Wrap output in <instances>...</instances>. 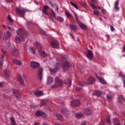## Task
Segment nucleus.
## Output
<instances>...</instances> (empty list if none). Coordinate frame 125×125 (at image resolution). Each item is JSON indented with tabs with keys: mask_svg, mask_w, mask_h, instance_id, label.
Returning <instances> with one entry per match:
<instances>
[{
	"mask_svg": "<svg viewBox=\"0 0 125 125\" xmlns=\"http://www.w3.org/2000/svg\"><path fill=\"white\" fill-rule=\"evenodd\" d=\"M27 11H29L23 7H17L16 8V13L21 17H23L25 15V12H27Z\"/></svg>",
	"mask_w": 125,
	"mask_h": 125,
	"instance_id": "nucleus-1",
	"label": "nucleus"
},
{
	"mask_svg": "<svg viewBox=\"0 0 125 125\" xmlns=\"http://www.w3.org/2000/svg\"><path fill=\"white\" fill-rule=\"evenodd\" d=\"M81 104V101L79 100H75L71 102V106L72 107H78Z\"/></svg>",
	"mask_w": 125,
	"mask_h": 125,
	"instance_id": "nucleus-2",
	"label": "nucleus"
},
{
	"mask_svg": "<svg viewBox=\"0 0 125 125\" xmlns=\"http://www.w3.org/2000/svg\"><path fill=\"white\" fill-rule=\"evenodd\" d=\"M58 69H61V65L59 63L56 64V68L54 69L49 68L50 71L52 74L53 73H56Z\"/></svg>",
	"mask_w": 125,
	"mask_h": 125,
	"instance_id": "nucleus-3",
	"label": "nucleus"
},
{
	"mask_svg": "<svg viewBox=\"0 0 125 125\" xmlns=\"http://www.w3.org/2000/svg\"><path fill=\"white\" fill-rule=\"evenodd\" d=\"M36 115L38 117L42 116V117H43V118H46V117H47V115H46V114L44 112H42V111L41 110H38L36 112Z\"/></svg>",
	"mask_w": 125,
	"mask_h": 125,
	"instance_id": "nucleus-4",
	"label": "nucleus"
},
{
	"mask_svg": "<svg viewBox=\"0 0 125 125\" xmlns=\"http://www.w3.org/2000/svg\"><path fill=\"white\" fill-rule=\"evenodd\" d=\"M17 33L18 35H23L25 37H26V36H28V31H23V30L21 29H19L17 30Z\"/></svg>",
	"mask_w": 125,
	"mask_h": 125,
	"instance_id": "nucleus-5",
	"label": "nucleus"
},
{
	"mask_svg": "<svg viewBox=\"0 0 125 125\" xmlns=\"http://www.w3.org/2000/svg\"><path fill=\"white\" fill-rule=\"evenodd\" d=\"M95 75L101 83H103L104 84H106V83H107V82L105 81V80H104V78L98 76L97 74H95Z\"/></svg>",
	"mask_w": 125,
	"mask_h": 125,
	"instance_id": "nucleus-6",
	"label": "nucleus"
},
{
	"mask_svg": "<svg viewBox=\"0 0 125 125\" xmlns=\"http://www.w3.org/2000/svg\"><path fill=\"white\" fill-rule=\"evenodd\" d=\"M69 67H71V64L68 62H66L62 63V68L63 70H66L69 69Z\"/></svg>",
	"mask_w": 125,
	"mask_h": 125,
	"instance_id": "nucleus-7",
	"label": "nucleus"
},
{
	"mask_svg": "<svg viewBox=\"0 0 125 125\" xmlns=\"http://www.w3.org/2000/svg\"><path fill=\"white\" fill-rule=\"evenodd\" d=\"M16 42H24L25 38L23 37H19L16 36L15 38Z\"/></svg>",
	"mask_w": 125,
	"mask_h": 125,
	"instance_id": "nucleus-8",
	"label": "nucleus"
},
{
	"mask_svg": "<svg viewBox=\"0 0 125 125\" xmlns=\"http://www.w3.org/2000/svg\"><path fill=\"white\" fill-rule=\"evenodd\" d=\"M30 66L33 69H36L39 67L40 64L36 62L32 61L30 62Z\"/></svg>",
	"mask_w": 125,
	"mask_h": 125,
	"instance_id": "nucleus-9",
	"label": "nucleus"
},
{
	"mask_svg": "<svg viewBox=\"0 0 125 125\" xmlns=\"http://www.w3.org/2000/svg\"><path fill=\"white\" fill-rule=\"evenodd\" d=\"M26 52L28 53V54H30V53H32V54L34 55L36 54V51H35V50H34V48H33L32 47L27 48L26 49Z\"/></svg>",
	"mask_w": 125,
	"mask_h": 125,
	"instance_id": "nucleus-10",
	"label": "nucleus"
},
{
	"mask_svg": "<svg viewBox=\"0 0 125 125\" xmlns=\"http://www.w3.org/2000/svg\"><path fill=\"white\" fill-rule=\"evenodd\" d=\"M36 47L38 50V52L41 53L42 52V47L41 43L38 42H36L35 43Z\"/></svg>",
	"mask_w": 125,
	"mask_h": 125,
	"instance_id": "nucleus-11",
	"label": "nucleus"
},
{
	"mask_svg": "<svg viewBox=\"0 0 125 125\" xmlns=\"http://www.w3.org/2000/svg\"><path fill=\"white\" fill-rule=\"evenodd\" d=\"M93 57V53H92V51H91L90 50H88L87 54H86V57L88 58V59H92V57Z\"/></svg>",
	"mask_w": 125,
	"mask_h": 125,
	"instance_id": "nucleus-12",
	"label": "nucleus"
},
{
	"mask_svg": "<svg viewBox=\"0 0 125 125\" xmlns=\"http://www.w3.org/2000/svg\"><path fill=\"white\" fill-rule=\"evenodd\" d=\"M87 83L89 84H92L93 83H95V79H94L93 77L90 76L88 78Z\"/></svg>",
	"mask_w": 125,
	"mask_h": 125,
	"instance_id": "nucleus-13",
	"label": "nucleus"
},
{
	"mask_svg": "<svg viewBox=\"0 0 125 125\" xmlns=\"http://www.w3.org/2000/svg\"><path fill=\"white\" fill-rule=\"evenodd\" d=\"M53 116H54V117H56V118H57V119H58V120L59 121H60L61 122H62V121H63V120H64V118H63V116H62L60 114L54 113Z\"/></svg>",
	"mask_w": 125,
	"mask_h": 125,
	"instance_id": "nucleus-14",
	"label": "nucleus"
},
{
	"mask_svg": "<svg viewBox=\"0 0 125 125\" xmlns=\"http://www.w3.org/2000/svg\"><path fill=\"white\" fill-rule=\"evenodd\" d=\"M11 37V33L9 31L6 32L4 34V39L7 40Z\"/></svg>",
	"mask_w": 125,
	"mask_h": 125,
	"instance_id": "nucleus-15",
	"label": "nucleus"
},
{
	"mask_svg": "<svg viewBox=\"0 0 125 125\" xmlns=\"http://www.w3.org/2000/svg\"><path fill=\"white\" fill-rule=\"evenodd\" d=\"M52 83H53V78L51 77H48L47 79L46 84L47 85H50Z\"/></svg>",
	"mask_w": 125,
	"mask_h": 125,
	"instance_id": "nucleus-16",
	"label": "nucleus"
},
{
	"mask_svg": "<svg viewBox=\"0 0 125 125\" xmlns=\"http://www.w3.org/2000/svg\"><path fill=\"white\" fill-rule=\"evenodd\" d=\"M47 9H49V7L47 5L44 6L43 8L42 9V12L43 14H45V15H47L48 14L47 12L46 11Z\"/></svg>",
	"mask_w": 125,
	"mask_h": 125,
	"instance_id": "nucleus-17",
	"label": "nucleus"
},
{
	"mask_svg": "<svg viewBox=\"0 0 125 125\" xmlns=\"http://www.w3.org/2000/svg\"><path fill=\"white\" fill-rule=\"evenodd\" d=\"M51 45L54 48H58L59 47V43L55 42H52Z\"/></svg>",
	"mask_w": 125,
	"mask_h": 125,
	"instance_id": "nucleus-18",
	"label": "nucleus"
},
{
	"mask_svg": "<svg viewBox=\"0 0 125 125\" xmlns=\"http://www.w3.org/2000/svg\"><path fill=\"white\" fill-rule=\"evenodd\" d=\"M38 77L40 79L42 78V67H40L39 69Z\"/></svg>",
	"mask_w": 125,
	"mask_h": 125,
	"instance_id": "nucleus-19",
	"label": "nucleus"
},
{
	"mask_svg": "<svg viewBox=\"0 0 125 125\" xmlns=\"http://www.w3.org/2000/svg\"><path fill=\"white\" fill-rule=\"evenodd\" d=\"M35 95L36 96H42L43 95V92L42 91H36L35 92Z\"/></svg>",
	"mask_w": 125,
	"mask_h": 125,
	"instance_id": "nucleus-20",
	"label": "nucleus"
},
{
	"mask_svg": "<svg viewBox=\"0 0 125 125\" xmlns=\"http://www.w3.org/2000/svg\"><path fill=\"white\" fill-rule=\"evenodd\" d=\"M19 52L18 50L16 48H14L12 50V54L13 56H16L17 55H18Z\"/></svg>",
	"mask_w": 125,
	"mask_h": 125,
	"instance_id": "nucleus-21",
	"label": "nucleus"
},
{
	"mask_svg": "<svg viewBox=\"0 0 125 125\" xmlns=\"http://www.w3.org/2000/svg\"><path fill=\"white\" fill-rule=\"evenodd\" d=\"M13 63L15 64L16 65H17L18 66H20L22 65V62H21V61L18 60H14L13 61Z\"/></svg>",
	"mask_w": 125,
	"mask_h": 125,
	"instance_id": "nucleus-22",
	"label": "nucleus"
},
{
	"mask_svg": "<svg viewBox=\"0 0 125 125\" xmlns=\"http://www.w3.org/2000/svg\"><path fill=\"white\" fill-rule=\"evenodd\" d=\"M118 101L120 103H123V102L125 101V100L124 99V97H123V96L122 95L119 96L118 98Z\"/></svg>",
	"mask_w": 125,
	"mask_h": 125,
	"instance_id": "nucleus-23",
	"label": "nucleus"
},
{
	"mask_svg": "<svg viewBox=\"0 0 125 125\" xmlns=\"http://www.w3.org/2000/svg\"><path fill=\"white\" fill-rule=\"evenodd\" d=\"M114 8L117 11L120 10V8H119V0H118L115 2Z\"/></svg>",
	"mask_w": 125,
	"mask_h": 125,
	"instance_id": "nucleus-24",
	"label": "nucleus"
},
{
	"mask_svg": "<svg viewBox=\"0 0 125 125\" xmlns=\"http://www.w3.org/2000/svg\"><path fill=\"white\" fill-rule=\"evenodd\" d=\"M94 95H96V96H97V97H99V96H101V92L99 90L95 91L94 92Z\"/></svg>",
	"mask_w": 125,
	"mask_h": 125,
	"instance_id": "nucleus-25",
	"label": "nucleus"
},
{
	"mask_svg": "<svg viewBox=\"0 0 125 125\" xmlns=\"http://www.w3.org/2000/svg\"><path fill=\"white\" fill-rule=\"evenodd\" d=\"M18 80H19V83H21V84H24V81L23 80V78H22V77L19 76Z\"/></svg>",
	"mask_w": 125,
	"mask_h": 125,
	"instance_id": "nucleus-26",
	"label": "nucleus"
},
{
	"mask_svg": "<svg viewBox=\"0 0 125 125\" xmlns=\"http://www.w3.org/2000/svg\"><path fill=\"white\" fill-rule=\"evenodd\" d=\"M75 117L77 118V119H81V118L83 117V114L81 113H78L75 115Z\"/></svg>",
	"mask_w": 125,
	"mask_h": 125,
	"instance_id": "nucleus-27",
	"label": "nucleus"
},
{
	"mask_svg": "<svg viewBox=\"0 0 125 125\" xmlns=\"http://www.w3.org/2000/svg\"><path fill=\"white\" fill-rule=\"evenodd\" d=\"M84 113L86 115H90V114H91V110H90L89 108H87L85 110Z\"/></svg>",
	"mask_w": 125,
	"mask_h": 125,
	"instance_id": "nucleus-28",
	"label": "nucleus"
},
{
	"mask_svg": "<svg viewBox=\"0 0 125 125\" xmlns=\"http://www.w3.org/2000/svg\"><path fill=\"white\" fill-rule=\"evenodd\" d=\"M79 25L80 28H81V29H86V26L82 22L79 23Z\"/></svg>",
	"mask_w": 125,
	"mask_h": 125,
	"instance_id": "nucleus-29",
	"label": "nucleus"
},
{
	"mask_svg": "<svg viewBox=\"0 0 125 125\" xmlns=\"http://www.w3.org/2000/svg\"><path fill=\"white\" fill-rule=\"evenodd\" d=\"M111 119V116H109L107 118H106V123L108 124V125H111V120H110Z\"/></svg>",
	"mask_w": 125,
	"mask_h": 125,
	"instance_id": "nucleus-30",
	"label": "nucleus"
},
{
	"mask_svg": "<svg viewBox=\"0 0 125 125\" xmlns=\"http://www.w3.org/2000/svg\"><path fill=\"white\" fill-rule=\"evenodd\" d=\"M70 4H71V5H72V6H73V7H75V8H76V9H79V7L78 6V5H77L76 3H73V2H70Z\"/></svg>",
	"mask_w": 125,
	"mask_h": 125,
	"instance_id": "nucleus-31",
	"label": "nucleus"
},
{
	"mask_svg": "<svg viewBox=\"0 0 125 125\" xmlns=\"http://www.w3.org/2000/svg\"><path fill=\"white\" fill-rule=\"evenodd\" d=\"M10 122H11V124L12 125H16V123H15V120H14V118H11L10 119Z\"/></svg>",
	"mask_w": 125,
	"mask_h": 125,
	"instance_id": "nucleus-32",
	"label": "nucleus"
},
{
	"mask_svg": "<svg viewBox=\"0 0 125 125\" xmlns=\"http://www.w3.org/2000/svg\"><path fill=\"white\" fill-rule=\"evenodd\" d=\"M9 73V71L7 70H4V75L5 76L6 78H8V74Z\"/></svg>",
	"mask_w": 125,
	"mask_h": 125,
	"instance_id": "nucleus-33",
	"label": "nucleus"
},
{
	"mask_svg": "<svg viewBox=\"0 0 125 125\" xmlns=\"http://www.w3.org/2000/svg\"><path fill=\"white\" fill-rule=\"evenodd\" d=\"M66 84L68 86H71V84H72V80L71 79H68Z\"/></svg>",
	"mask_w": 125,
	"mask_h": 125,
	"instance_id": "nucleus-34",
	"label": "nucleus"
},
{
	"mask_svg": "<svg viewBox=\"0 0 125 125\" xmlns=\"http://www.w3.org/2000/svg\"><path fill=\"white\" fill-rule=\"evenodd\" d=\"M70 28H71L72 30H73V31H76V30H77V27L73 24L70 25Z\"/></svg>",
	"mask_w": 125,
	"mask_h": 125,
	"instance_id": "nucleus-35",
	"label": "nucleus"
},
{
	"mask_svg": "<svg viewBox=\"0 0 125 125\" xmlns=\"http://www.w3.org/2000/svg\"><path fill=\"white\" fill-rule=\"evenodd\" d=\"M41 55L42 57H46V56H47V54L43 51L42 52Z\"/></svg>",
	"mask_w": 125,
	"mask_h": 125,
	"instance_id": "nucleus-36",
	"label": "nucleus"
},
{
	"mask_svg": "<svg viewBox=\"0 0 125 125\" xmlns=\"http://www.w3.org/2000/svg\"><path fill=\"white\" fill-rule=\"evenodd\" d=\"M113 124L114 125H117L119 124V119L115 118L113 119Z\"/></svg>",
	"mask_w": 125,
	"mask_h": 125,
	"instance_id": "nucleus-37",
	"label": "nucleus"
},
{
	"mask_svg": "<svg viewBox=\"0 0 125 125\" xmlns=\"http://www.w3.org/2000/svg\"><path fill=\"white\" fill-rule=\"evenodd\" d=\"M5 48V47H4L3 46H1V51H3V54H6V51H5V50H4Z\"/></svg>",
	"mask_w": 125,
	"mask_h": 125,
	"instance_id": "nucleus-38",
	"label": "nucleus"
},
{
	"mask_svg": "<svg viewBox=\"0 0 125 125\" xmlns=\"http://www.w3.org/2000/svg\"><path fill=\"white\" fill-rule=\"evenodd\" d=\"M45 106L46 107H47V108H48V109H49V106H48V105L46 104H45V103H43V102H41V106Z\"/></svg>",
	"mask_w": 125,
	"mask_h": 125,
	"instance_id": "nucleus-39",
	"label": "nucleus"
},
{
	"mask_svg": "<svg viewBox=\"0 0 125 125\" xmlns=\"http://www.w3.org/2000/svg\"><path fill=\"white\" fill-rule=\"evenodd\" d=\"M120 77H122L123 81H124V87H125V75L122 76V75H120Z\"/></svg>",
	"mask_w": 125,
	"mask_h": 125,
	"instance_id": "nucleus-40",
	"label": "nucleus"
},
{
	"mask_svg": "<svg viewBox=\"0 0 125 125\" xmlns=\"http://www.w3.org/2000/svg\"><path fill=\"white\" fill-rule=\"evenodd\" d=\"M57 20L58 21H59V22H63V21H64V19L62 17H58Z\"/></svg>",
	"mask_w": 125,
	"mask_h": 125,
	"instance_id": "nucleus-41",
	"label": "nucleus"
},
{
	"mask_svg": "<svg viewBox=\"0 0 125 125\" xmlns=\"http://www.w3.org/2000/svg\"><path fill=\"white\" fill-rule=\"evenodd\" d=\"M62 84H63V81L60 80L58 81V85L59 86H62Z\"/></svg>",
	"mask_w": 125,
	"mask_h": 125,
	"instance_id": "nucleus-42",
	"label": "nucleus"
},
{
	"mask_svg": "<svg viewBox=\"0 0 125 125\" xmlns=\"http://www.w3.org/2000/svg\"><path fill=\"white\" fill-rule=\"evenodd\" d=\"M107 98L109 99V100H111V99H113V95L112 94H109L107 95Z\"/></svg>",
	"mask_w": 125,
	"mask_h": 125,
	"instance_id": "nucleus-43",
	"label": "nucleus"
},
{
	"mask_svg": "<svg viewBox=\"0 0 125 125\" xmlns=\"http://www.w3.org/2000/svg\"><path fill=\"white\" fill-rule=\"evenodd\" d=\"M19 91H18V90H16V89H13V93L14 94V95H16V94H17V93H19Z\"/></svg>",
	"mask_w": 125,
	"mask_h": 125,
	"instance_id": "nucleus-44",
	"label": "nucleus"
},
{
	"mask_svg": "<svg viewBox=\"0 0 125 125\" xmlns=\"http://www.w3.org/2000/svg\"><path fill=\"white\" fill-rule=\"evenodd\" d=\"M65 14L67 16V17H68V18H69V17H70V16H71V14H70V13H69V12H68L67 11H66L65 12Z\"/></svg>",
	"mask_w": 125,
	"mask_h": 125,
	"instance_id": "nucleus-45",
	"label": "nucleus"
},
{
	"mask_svg": "<svg viewBox=\"0 0 125 125\" xmlns=\"http://www.w3.org/2000/svg\"><path fill=\"white\" fill-rule=\"evenodd\" d=\"M7 19L9 20V21H10V22H13V20L11 18V16L10 15H8L7 17Z\"/></svg>",
	"mask_w": 125,
	"mask_h": 125,
	"instance_id": "nucleus-46",
	"label": "nucleus"
},
{
	"mask_svg": "<svg viewBox=\"0 0 125 125\" xmlns=\"http://www.w3.org/2000/svg\"><path fill=\"white\" fill-rule=\"evenodd\" d=\"M39 31L41 34H42L43 35H44V34H45V32L43 31V30H42V29H40Z\"/></svg>",
	"mask_w": 125,
	"mask_h": 125,
	"instance_id": "nucleus-47",
	"label": "nucleus"
},
{
	"mask_svg": "<svg viewBox=\"0 0 125 125\" xmlns=\"http://www.w3.org/2000/svg\"><path fill=\"white\" fill-rule=\"evenodd\" d=\"M3 63V60H1L0 61V69H1V67H2Z\"/></svg>",
	"mask_w": 125,
	"mask_h": 125,
	"instance_id": "nucleus-48",
	"label": "nucleus"
},
{
	"mask_svg": "<svg viewBox=\"0 0 125 125\" xmlns=\"http://www.w3.org/2000/svg\"><path fill=\"white\" fill-rule=\"evenodd\" d=\"M79 85H81V86H83L84 85H85V83H84V82H80L79 83Z\"/></svg>",
	"mask_w": 125,
	"mask_h": 125,
	"instance_id": "nucleus-49",
	"label": "nucleus"
},
{
	"mask_svg": "<svg viewBox=\"0 0 125 125\" xmlns=\"http://www.w3.org/2000/svg\"><path fill=\"white\" fill-rule=\"evenodd\" d=\"M51 14L53 16H54V17H56V16L55 15V13L54 12V11L52 10H51Z\"/></svg>",
	"mask_w": 125,
	"mask_h": 125,
	"instance_id": "nucleus-50",
	"label": "nucleus"
},
{
	"mask_svg": "<svg viewBox=\"0 0 125 125\" xmlns=\"http://www.w3.org/2000/svg\"><path fill=\"white\" fill-rule=\"evenodd\" d=\"M66 112H67L66 109H62L61 110V113H62V114H65V113H66Z\"/></svg>",
	"mask_w": 125,
	"mask_h": 125,
	"instance_id": "nucleus-51",
	"label": "nucleus"
},
{
	"mask_svg": "<svg viewBox=\"0 0 125 125\" xmlns=\"http://www.w3.org/2000/svg\"><path fill=\"white\" fill-rule=\"evenodd\" d=\"M102 13H103V14H107V11H106V10H105V9H103L102 10Z\"/></svg>",
	"mask_w": 125,
	"mask_h": 125,
	"instance_id": "nucleus-52",
	"label": "nucleus"
},
{
	"mask_svg": "<svg viewBox=\"0 0 125 125\" xmlns=\"http://www.w3.org/2000/svg\"><path fill=\"white\" fill-rule=\"evenodd\" d=\"M90 5H91V7H92V8L93 9H95V8H96V6H95V5H94V4L91 3V4H90Z\"/></svg>",
	"mask_w": 125,
	"mask_h": 125,
	"instance_id": "nucleus-53",
	"label": "nucleus"
},
{
	"mask_svg": "<svg viewBox=\"0 0 125 125\" xmlns=\"http://www.w3.org/2000/svg\"><path fill=\"white\" fill-rule=\"evenodd\" d=\"M94 14L95 15H99V12L98 11H95L94 12Z\"/></svg>",
	"mask_w": 125,
	"mask_h": 125,
	"instance_id": "nucleus-54",
	"label": "nucleus"
},
{
	"mask_svg": "<svg viewBox=\"0 0 125 125\" xmlns=\"http://www.w3.org/2000/svg\"><path fill=\"white\" fill-rule=\"evenodd\" d=\"M76 91H81L82 90V88L80 87H76Z\"/></svg>",
	"mask_w": 125,
	"mask_h": 125,
	"instance_id": "nucleus-55",
	"label": "nucleus"
},
{
	"mask_svg": "<svg viewBox=\"0 0 125 125\" xmlns=\"http://www.w3.org/2000/svg\"><path fill=\"white\" fill-rule=\"evenodd\" d=\"M86 124H87V122L84 121L80 125H86Z\"/></svg>",
	"mask_w": 125,
	"mask_h": 125,
	"instance_id": "nucleus-56",
	"label": "nucleus"
},
{
	"mask_svg": "<svg viewBox=\"0 0 125 125\" xmlns=\"http://www.w3.org/2000/svg\"><path fill=\"white\" fill-rule=\"evenodd\" d=\"M110 30L111 32H113V31L115 30V28H114V27L111 26H110Z\"/></svg>",
	"mask_w": 125,
	"mask_h": 125,
	"instance_id": "nucleus-57",
	"label": "nucleus"
},
{
	"mask_svg": "<svg viewBox=\"0 0 125 125\" xmlns=\"http://www.w3.org/2000/svg\"><path fill=\"white\" fill-rule=\"evenodd\" d=\"M56 87H57L56 85H53L52 86V89H55L56 88Z\"/></svg>",
	"mask_w": 125,
	"mask_h": 125,
	"instance_id": "nucleus-58",
	"label": "nucleus"
},
{
	"mask_svg": "<svg viewBox=\"0 0 125 125\" xmlns=\"http://www.w3.org/2000/svg\"><path fill=\"white\" fill-rule=\"evenodd\" d=\"M74 14L75 16V19H76V21L78 22V16L77 15V14H76V13H74Z\"/></svg>",
	"mask_w": 125,
	"mask_h": 125,
	"instance_id": "nucleus-59",
	"label": "nucleus"
},
{
	"mask_svg": "<svg viewBox=\"0 0 125 125\" xmlns=\"http://www.w3.org/2000/svg\"><path fill=\"white\" fill-rule=\"evenodd\" d=\"M58 80H59V77H56L55 79V82H58Z\"/></svg>",
	"mask_w": 125,
	"mask_h": 125,
	"instance_id": "nucleus-60",
	"label": "nucleus"
},
{
	"mask_svg": "<svg viewBox=\"0 0 125 125\" xmlns=\"http://www.w3.org/2000/svg\"><path fill=\"white\" fill-rule=\"evenodd\" d=\"M98 125H104V122H101Z\"/></svg>",
	"mask_w": 125,
	"mask_h": 125,
	"instance_id": "nucleus-61",
	"label": "nucleus"
},
{
	"mask_svg": "<svg viewBox=\"0 0 125 125\" xmlns=\"http://www.w3.org/2000/svg\"><path fill=\"white\" fill-rule=\"evenodd\" d=\"M113 115L114 116H116V117H118L119 116V114H117L116 113H114Z\"/></svg>",
	"mask_w": 125,
	"mask_h": 125,
	"instance_id": "nucleus-62",
	"label": "nucleus"
},
{
	"mask_svg": "<svg viewBox=\"0 0 125 125\" xmlns=\"http://www.w3.org/2000/svg\"><path fill=\"white\" fill-rule=\"evenodd\" d=\"M34 125H40V123H38V122H36L35 124H34Z\"/></svg>",
	"mask_w": 125,
	"mask_h": 125,
	"instance_id": "nucleus-63",
	"label": "nucleus"
},
{
	"mask_svg": "<svg viewBox=\"0 0 125 125\" xmlns=\"http://www.w3.org/2000/svg\"><path fill=\"white\" fill-rule=\"evenodd\" d=\"M42 125H48V124L46 123H44Z\"/></svg>",
	"mask_w": 125,
	"mask_h": 125,
	"instance_id": "nucleus-64",
	"label": "nucleus"
}]
</instances>
